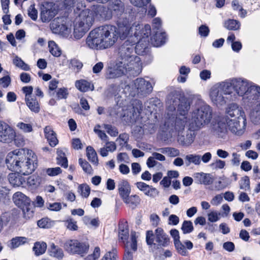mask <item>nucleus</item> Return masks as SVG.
<instances>
[{"label": "nucleus", "mask_w": 260, "mask_h": 260, "mask_svg": "<svg viewBox=\"0 0 260 260\" xmlns=\"http://www.w3.org/2000/svg\"><path fill=\"white\" fill-rule=\"evenodd\" d=\"M49 252L51 256L58 258H61L63 256V252L62 250L60 248L55 245L54 243H52L51 244L49 249Z\"/></svg>", "instance_id": "37"}, {"label": "nucleus", "mask_w": 260, "mask_h": 260, "mask_svg": "<svg viewBox=\"0 0 260 260\" xmlns=\"http://www.w3.org/2000/svg\"><path fill=\"white\" fill-rule=\"evenodd\" d=\"M52 3H58L61 7L70 9L71 7H75L74 11L76 13H79L83 10H85V5L81 0H51Z\"/></svg>", "instance_id": "19"}, {"label": "nucleus", "mask_w": 260, "mask_h": 260, "mask_svg": "<svg viewBox=\"0 0 260 260\" xmlns=\"http://www.w3.org/2000/svg\"><path fill=\"white\" fill-rule=\"evenodd\" d=\"M185 159L187 161V162H186L187 166H189L190 163H193L196 165H199L201 163V156L199 155H187Z\"/></svg>", "instance_id": "45"}, {"label": "nucleus", "mask_w": 260, "mask_h": 260, "mask_svg": "<svg viewBox=\"0 0 260 260\" xmlns=\"http://www.w3.org/2000/svg\"><path fill=\"white\" fill-rule=\"evenodd\" d=\"M134 86L138 93L147 95L152 91V86L150 82L143 78H138L134 81Z\"/></svg>", "instance_id": "18"}, {"label": "nucleus", "mask_w": 260, "mask_h": 260, "mask_svg": "<svg viewBox=\"0 0 260 260\" xmlns=\"http://www.w3.org/2000/svg\"><path fill=\"white\" fill-rule=\"evenodd\" d=\"M57 164L61 165L64 168L68 166V160L65 156V154L61 150L57 151Z\"/></svg>", "instance_id": "44"}, {"label": "nucleus", "mask_w": 260, "mask_h": 260, "mask_svg": "<svg viewBox=\"0 0 260 260\" xmlns=\"http://www.w3.org/2000/svg\"><path fill=\"white\" fill-rule=\"evenodd\" d=\"M228 121H230V122H225L226 127H228L229 130L232 133L239 135L240 134L239 121L236 120L235 119H230V117H228Z\"/></svg>", "instance_id": "30"}, {"label": "nucleus", "mask_w": 260, "mask_h": 260, "mask_svg": "<svg viewBox=\"0 0 260 260\" xmlns=\"http://www.w3.org/2000/svg\"><path fill=\"white\" fill-rule=\"evenodd\" d=\"M117 257L116 251L113 250L106 253L101 260H116Z\"/></svg>", "instance_id": "56"}, {"label": "nucleus", "mask_w": 260, "mask_h": 260, "mask_svg": "<svg viewBox=\"0 0 260 260\" xmlns=\"http://www.w3.org/2000/svg\"><path fill=\"white\" fill-rule=\"evenodd\" d=\"M79 163L85 172L89 174L91 173V167L88 162L83 160L82 158H80L79 159Z\"/></svg>", "instance_id": "55"}, {"label": "nucleus", "mask_w": 260, "mask_h": 260, "mask_svg": "<svg viewBox=\"0 0 260 260\" xmlns=\"http://www.w3.org/2000/svg\"><path fill=\"white\" fill-rule=\"evenodd\" d=\"M37 156L28 151L26 154L23 150H15L7 155L6 162L9 170L24 175L31 174L37 167Z\"/></svg>", "instance_id": "2"}, {"label": "nucleus", "mask_w": 260, "mask_h": 260, "mask_svg": "<svg viewBox=\"0 0 260 260\" xmlns=\"http://www.w3.org/2000/svg\"><path fill=\"white\" fill-rule=\"evenodd\" d=\"M97 12L102 18L107 20L110 19L113 16L108 5V7L104 6H99L98 8Z\"/></svg>", "instance_id": "34"}, {"label": "nucleus", "mask_w": 260, "mask_h": 260, "mask_svg": "<svg viewBox=\"0 0 260 260\" xmlns=\"http://www.w3.org/2000/svg\"><path fill=\"white\" fill-rule=\"evenodd\" d=\"M166 40L165 32L157 31L155 34L150 39L151 44L155 47H159L163 45Z\"/></svg>", "instance_id": "29"}, {"label": "nucleus", "mask_w": 260, "mask_h": 260, "mask_svg": "<svg viewBox=\"0 0 260 260\" xmlns=\"http://www.w3.org/2000/svg\"><path fill=\"white\" fill-rule=\"evenodd\" d=\"M220 215V213H218L216 211H212L208 214V220L212 222H216L219 219Z\"/></svg>", "instance_id": "59"}, {"label": "nucleus", "mask_w": 260, "mask_h": 260, "mask_svg": "<svg viewBox=\"0 0 260 260\" xmlns=\"http://www.w3.org/2000/svg\"><path fill=\"white\" fill-rule=\"evenodd\" d=\"M27 242V239L25 237H16L11 240V248L13 249L17 248Z\"/></svg>", "instance_id": "40"}, {"label": "nucleus", "mask_w": 260, "mask_h": 260, "mask_svg": "<svg viewBox=\"0 0 260 260\" xmlns=\"http://www.w3.org/2000/svg\"><path fill=\"white\" fill-rule=\"evenodd\" d=\"M50 28L54 34L67 35L70 32V29L66 25L63 19L61 18L54 19L50 24Z\"/></svg>", "instance_id": "17"}, {"label": "nucleus", "mask_w": 260, "mask_h": 260, "mask_svg": "<svg viewBox=\"0 0 260 260\" xmlns=\"http://www.w3.org/2000/svg\"><path fill=\"white\" fill-rule=\"evenodd\" d=\"M228 117H221L217 123L213 125L212 132L213 134L219 139H225L228 135V129L225 122L228 121Z\"/></svg>", "instance_id": "13"}, {"label": "nucleus", "mask_w": 260, "mask_h": 260, "mask_svg": "<svg viewBox=\"0 0 260 260\" xmlns=\"http://www.w3.org/2000/svg\"><path fill=\"white\" fill-rule=\"evenodd\" d=\"M50 4H47L45 6H43L41 8V18L43 22H49L57 14V10L55 8L52 6L51 4L56 3L57 6H61L59 5L58 3H52L51 0H50Z\"/></svg>", "instance_id": "15"}, {"label": "nucleus", "mask_w": 260, "mask_h": 260, "mask_svg": "<svg viewBox=\"0 0 260 260\" xmlns=\"http://www.w3.org/2000/svg\"><path fill=\"white\" fill-rule=\"evenodd\" d=\"M16 126L24 133H30L32 131V124L30 123L20 122L17 124Z\"/></svg>", "instance_id": "50"}, {"label": "nucleus", "mask_w": 260, "mask_h": 260, "mask_svg": "<svg viewBox=\"0 0 260 260\" xmlns=\"http://www.w3.org/2000/svg\"><path fill=\"white\" fill-rule=\"evenodd\" d=\"M13 63L17 67L21 68L24 71H29L30 68L28 64L25 63L20 57L16 56L13 60Z\"/></svg>", "instance_id": "46"}, {"label": "nucleus", "mask_w": 260, "mask_h": 260, "mask_svg": "<svg viewBox=\"0 0 260 260\" xmlns=\"http://www.w3.org/2000/svg\"><path fill=\"white\" fill-rule=\"evenodd\" d=\"M13 200L15 204L18 206H21L22 204H27L30 201L29 198L21 192L15 193Z\"/></svg>", "instance_id": "32"}, {"label": "nucleus", "mask_w": 260, "mask_h": 260, "mask_svg": "<svg viewBox=\"0 0 260 260\" xmlns=\"http://www.w3.org/2000/svg\"><path fill=\"white\" fill-rule=\"evenodd\" d=\"M126 40L119 47L118 60L121 61L124 65L132 67L137 73H141L142 70V62L140 58L135 53V49L140 51L142 48L137 49L135 45H137L138 38L134 39L133 35L128 37ZM136 73V72H135Z\"/></svg>", "instance_id": "3"}, {"label": "nucleus", "mask_w": 260, "mask_h": 260, "mask_svg": "<svg viewBox=\"0 0 260 260\" xmlns=\"http://www.w3.org/2000/svg\"><path fill=\"white\" fill-rule=\"evenodd\" d=\"M226 115L223 117H231L236 120L242 119L245 121V114L241 107L236 104H230L226 109Z\"/></svg>", "instance_id": "20"}, {"label": "nucleus", "mask_w": 260, "mask_h": 260, "mask_svg": "<svg viewBox=\"0 0 260 260\" xmlns=\"http://www.w3.org/2000/svg\"><path fill=\"white\" fill-rule=\"evenodd\" d=\"M100 256V249L99 247H95L93 253L89 255L84 260H96Z\"/></svg>", "instance_id": "57"}, {"label": "nucleus", "mask_w": 260, "mask_h": 260, "mask_svg": "<svg viewBox=\"0 0 260 260\" xmlns=\"http://www.w3.org/2000/svg\"><path fill=\"white\" fill-rule=\"evenodd\" d=\"M155 241L159 246L165 247L169 245L170 239L162 229L157 228L155 230Z\"/></svg>", "instance_id": "23"}, {"label": "nucleus", "mask_w": 260, "mask_h": 260, "mask_svg": "<svg viewBox=\"0 0 260 260\" xmlns=\"http://www.w3.org/2000/svg\"><path fill=\"white\" fill-rule=\"evenodd\" d=\"M63 247L65 250L70 254H77L83 256L84 254L87 253L89 246L85 243L73 239L66 241Z\"/></svg>", "instance_id": "10"}, {"label": "nucleus", "mask_w": 260, "mask_h": 260, "mask_svg": "<svg viewBox=\"0 0 260 260\" xmlns=\"http://www.w3.org/2000/svg\"><path fill=\"white\" fill-rule=\"evenodd\" d=\"M212 118V111L209 106L203 104L191 113L189 127L194 131H198L208 124Z\"/></svg>", "instance_id": "4"}, {"label": "nucleus", "mask_w": 260, "mask_h": 260, "mask_svg": "<svg viewBox=\"0 0 260 260\" xmlns=\"http://www.w3.org/2000/svg\"><path fill=\"white\" fill-rule=\"evenodd\" d=\"M187 121L188 118L186 116L177 114L175 123V129L178 131L183 129Z\"/></svg>", "instance_id": "33"}, {"label": "nucleus", "mask_w": 260, "mask_h": 260, "mask_svg": "<svg viewBox=\"0 0 260 260\" xmlns=\"http://www.w3.org/2000/svg\"><path fill=\"white\" fill-rule=\"evenodd\" d=\"M232 90L231 84L229 82H222L213 86L210 91V99L217 106L224 105L228 100H230Z\"/></svg>", "instance_id": "6"}, {"label": "nucleus", "mask_w": 260, "mask_h": 260, "mask_svg": "<svg viewBox=\"0 0 260 260\" xmlns=\"http://www.w3.org/2000/svg\"><path fill=\"white\" fill-rule=\"evenodd\" d=\"M68 95V90L64 87L59 88L56 93V95L58 99H66Z\"/></svg>", "instance_id": "63"}, {"label": "nucleus", "mask_w": 260, "mask_h": 260, "mask_svg": "<svg viewBox=\"0 0 260 260\" xmlns=\"http://www.w3.org/2000/svg\"><path fill=\"white\" fill-rule=\"evenodd\" d=\"M167 104L168 109L173 111L178 106L177 114L186 116L190 109V103L189 100L181 97L176 92H172L167 96Z\"/></svg>", "instance_id": "7"}, {"label": "nucleus", "mask_w": 260, "mask_h": 260, "mask_svg": "<svg viewBox=\"0 0 260 260\" xmlns=\"http://www.w3.org/2000/svg\"><path fill=\"white\" fill-rule=\"evenodd\" d=\"M194 131L190 129L189 127L188 131H187L185 135H179L178 140L179 143L183 145L187 146L190 145L194 139Z\"/></svg>", "instance_id": "25"}, {"label": "nucleus", "mask_w": 260, "mask_h": 260, "mask_svg": "<svg viewBox=\"0 0 260 260\" xmlns=\"http://www.w3.org/2000/svg\"><path fill=\"white\" fill-rule=\"evenodd\" d=\"M175 247L178 252L182 255L185 256L187 254L188 252L186 249L185 246L180 241H177L174 243Z\"/></svg>", "instance_id": "51"}, {"label": "nucleus", "mask_w": 260, "mask_h": 260, "mask_svg": "<svg viewBox=\"0 0 260 260\" xmlns=\"http://www.w3.org/2000/svg\"><path fill=\"white\" fill-rule=\"evenodd\" d=\"M140 28H141V27ZM137 32L139 33L137 37L138 41H137L136 48L137 49H139L140 47H141L143 50H145L147 48L150 42L149 36L151 34V27L148 24L145 25L142 29H141V28L138 29ZM133 37L134 40L136 39V38H135V36L134 34Z\"/></svg>", "instance_id": "11"}, {"label": "nucleus", "mask_w": 260, "mask_h": 260, "mask_svg": "<svg viewBox=\"0 0 260 260\" xmlns=\"http://www.w3.org/2000/svg\"><path fill=\"white\" fill-rule=\"evenodd\" d=\"M94 20L92 11L83 10L76 16L74 21V36L77 39L82 38L92 25Z\"/></svg>", "instance_id": "5"}, {"label": "nucleus", "mask_w": 260, "mask_h": 260, "mask_svg": "<svg viewBox=\"0 0 260 260\" xmlns=\"http://www.w3.org/2000/svg\"><path fill=\"white\" fill-rule=\"evenodd\" d=\"M118 189L119 195L122 200L129 195L131 191V187L129 183L126 180H121L118 184Z\"/></svg>", "instance_id": "24"}, {"label": "nucleus", "mask_w": 260, "mask_h": 260, "mask_svg": "<svg viewBox=\"0 0 260 260\" xmlns=\"http://www.w3.org/2000/svg\"><path fill=\"white\" fill-rule=\"evenodd\" d=\"M193 177L196 182L198 184L210 185L213 182V179L209 174L196 173L194 174Z\"/></svg>", "instance_id": "26"}, {"label": "nucleus", "mask_w": 260, "mask_h": 260, "mask_svg": "<svg viewBox=\"0 0 260 260\" xmlns=\"http://www.w3.org/2000/svg\"><path fill=\"white\" fill-rule=\"evenodd\" d=\"M15 137V131L7 123L0 121V142L9 143Z\"/></svg>", "instance_id": "14"}, {"label": "nucleus", "mask_w": 260, "mask_h": 260, "mask_svg": "<svg viewBox=\"0 0 260 260\" xmlns=\"http://www.w3.org/2000/svg\"><path fill=\"white\" fill-rule=\"evenodd\" d=\"M132 18L129 15L123 13L120 16L117 21V24L118 27V32L120 39L123 40L132 35L133 32L134 31L135 38H137L139 35L137 32L140 29L141 25L139 24H133L131 25Z\"/></svg>", "instance_id": "8"}, {"label": "nucleus", "mask_w": 260, "mask_h": 260, "mask_svg": "<svg viewBox=\"0 0 260 260\" xmlns=\"http://www.w3.org/2000/svg\"><path fill=\"white\" fill-rule=\"evenodd\" d=\"M67 228L71 231H76L78 229L77 222L73 219H69L66 221Z\"/></svg>", "instance_id": "60"}, {"label": "nucleus", "mask_w": 260, "mask_h": 260, "mask_svg": "<svg viewBox=\"0 0 260 260\" xmlns=\"http://www.w3.org/2000/svg\"><path fill=\"white\" fill-rule=\"evenodd\" d=\"M78 189L79 191L80 192V194L82 197L87 198L89 195L90 188L87 184H83L80 185Z\"/></svg>", "instance_id": "52"}, {"label": "nucleus", "mask_w": 260, "mask_h": 260, "mask_svg": "<svg viewBox=\"0 0 260 260\" xmlns=\"http://www.w3.org/2000/svg\"><path fill=\"white\" fill-rule=\"evenodd\" d=\"M240 189L248 190L250 189V181L248 177L245 176L240 183Z\"/></svg>", "instance_id": "62"}, {"label": "nucleus", "mask_w": 260, "mask_h": 260, "mask_svg": "<svg viewBox=\"0 0 260 260\" xmlns=\"http://www.w3.org/2000/svg\"><path fill=\"white\" fill-rule=\"evenodd\" d=\"M26 105L29 109L35 113H38L40 111V106L36 98H31L26 100Z\"/></svg>", "instance_id": "41"}, {"label": "nucleus", "mask_w": 260, "mask_h": 260, "mask_svg": "<svg viewBox=\"0 0 260 260\" xmlns=\"http://www.w3.org/2000/svg\"><path fill=\"white\" fill-rule=\"evenodd\" d=\"M47 248V244L45 242H36L33 247L36 255H40L45 253Z\"/></svg>", "instance_id": "42"}, {"label": "nucleus", "mask_w": 260, "mask_h": 260, "mask_svg": "<svg viewBox=\"0 0 260 260\" xmlns=\"http://www.w3.org/2000/svg\"><path fill=\"white\" fill-rule=\"evenodd\" d=\"M140 199L139 197L137 195H132L129 196H128L126 198V199L123 200V201L127 204H131L135 206H137L140 203Z\"/></svg>", "instance_id": "47"}, {"label": "nucleus", "mask_w": 260, "mask_h": 260, "mask_svg": "<svg viewBox=\"0 0 260 260\" xmlns=\"http://www.w3.org/2000/svg\"><path fill=\"white\" fill-rule=\"evenodd\" d=\"M245 103L249 106L257 103L260 100V86L252 84L247 90V92L243 97Z\"/></svg>", "instance_id": "12"}, {"label": "nucleus", "mask_w": 260, "mask_h": 260, "mask_svg": "<svg viewBox=\"0 0 260 260\" xmlns=\"http://www.w3.org/2000/svg\"><path fill=\"white\" fill-rule=\"evenodd\" d=\"M252 109L250 113L251 121L255 124L260 123V100L254 105L251 106Z\"/></svg>", "instance_id": "28"}, {"label": "nucleus", "mask_w": 260, "mask_h": 260, "mask_svg": "<svg viewBox=\"0 0 260 260\" xmlns=\"http://www.w3.org/2000/svg\"><path fill=\"white\" fill-rule=\"evenodd\" d=\"M38 225L41 228L47 229L51 226L49 219L47 218H42L38 221Z\"/></svg>", "instance_id": "61"}, {"label": "nucleus", "mask_w": 260, "mask_h": 260, "mask_svg": "<svg viewBox=\"0 0 260 260\" xmlns=\"http://www.w3.org/2000/svg\"><path fill=\"white\" fill-rule=\"evenodd\" d=\"M230 84H231L232 89L234 88L239 95L243 97L247 92V90L249 87L250 85H252L247 80L241 78L233 80Z\"/></svg>", "instance_id": "16"}, {"label": "nucleus", "mask_w": 260, "mask_h": 260, "mask_svg": "<svg viewBox=\"0 0 260 260\" xmlns=\"http://www.w3.org/2000/svg\"><path fill=\"white\" fill-rule=\"evenodd\" d=\"M47 174L50 176H54L61 173V170L59 167L49 168L46 170Z\"/></svg>", "instance_id": "64"}, {"label": "nucleus", "mask_w": 260, "mask_h": 260, "mask_svg": "<svg viewBox=\"0 0 260 260\" xmlns=\"http://www.w3.org/2000/svg\"><path fill=\"white\" fill-rule=\"evenodd\" d=\"M119 238L124 243L127 242L129 236L128 226L124 223H121L119 226Z\"/></svg>", "instance_id": "36"}, {"label": "nucleus", "mask_w": 260, "mask_h": 260, "mask_svg": "<svg viewBox=\"0 0 260 260\" xmlns=\"http://www.w3.org/2000/svg\"><path fill=\"white\" fill-rule=\"evenodd\" d=\"M9 181L13 186H19L24 182V179L19 174L11 173L9 175Z\"/></svg>", "instance_id": "35"}, {"label": "nucleus", "mask_w": 260, "mask_h": 260, "mask_svg": "<svg viewBox=\"0 0 260 260\" xmlns=\"http://www.w3.org/2000/svg\"><path fill=\"white\" fill-rule=\"evenodd\" d=\"M136 184L139 189L143 191L145 195L148 197L154 198L158 193L156 188L150 186L144 182H139L136 183Z\"/></svg>", "instance_id": "22"}, {"label": "nucleus", "mask_w": 260, "mask_h": 260, "mask_svg": "<svg viewBox=\"0 0 260 260\" xmlns=\"http://www.w3.org/2000/svg\"><path fill=\"white\" fill-rule=\"evenodd\" d=\"M103 127L111 136L116 137L118 135V131L115 127L107 124H104Z\"/></svg>", "instance_id": "53"}, {"label": "nucleus", "mask_w": 260, "mask_h": 260, "mask_svg": "<svg viewBox=\"0 0 260 260\" xmlns=\"http://www.w3.org/2000/svg\"><path fill=\"white\" fill-rule=\"evenodd\" d=\"M28 15L34 20L38 18V11L35 9L34 5H30L28 9Z\"/></svg>", "instance_id": "58"}, {"label": "nucleus", "mask_w": 260, "mask_h": 260, "mask_svg": "<svg viewBox=\"0 0 260 260\" xmlns=\"http://www.w3.org/2000/svg\"><path fill=\"white\" fill-rule=\"evenodd\" d=\"M108 5L113 16L118 17L124 12L125 6L121 0H111Z\"/></svg>", "instance_id": "21"}, {"label": "nucleus", "mask_w": 260, "mask_h": 260, "mask_svg": "<svg viewBox=\"0 0 260 260\" xmlns=\"http://www.w3.org/2000/svg\"><path fill=\"white\" fill-rule=\"evenodd\" d=\"M50 52L54 56L58 57L61 55V51L57 45L52 41L48 42Z\"/></svg>", "instance_id": "43"}, {"label": "nucleus", "mask_w": 260, "mask_h": 260, "mask_svg": "<svg viewBox=\"0 0 260 260\" xmlns=\"http://www.w3.org/2000/svg\"><path fill=\"white\" fill-rule=\"evenodd\" d=\"M44 133L46 138L47 139L50 145L52 147L55 146L58 142L56 134L50 126H47L44 128Z\"/></svg>", "instance_id": "27"}, {"label": "nucleus", "mask_w": 260, "mask_h": 260, "mask_svg": "<svg viewBox=\"0 0 260 260\" xmlns=\"http://www.w3.org/2000/svg\"><path fill=\"white\" fill-rule=\"evenodd\" d=\"M181 230L184 234L191 233L193 230V226L191 221H184L182 225Z\"/></svg>", "instance_id": "49"}, {"label": "nucleus", "mask_w": 260, "mask_h": 260, "mask_svg": "<svg viewBox=\"0 0 260 260\" xmlns=\"http://www.w3.org/2000/svg\"><path fill=\"white\" fill-rule=\"evenodd\" d=\"M156 150L162 154H167L170 157H175L179 155V151L174 148L165 147L157 148Z\"/></svg>", "instance_id": "38"}, {"label": "nucleus", "mask_w": 260, "mask_h": 260, "mask_svg": "<svg viewBox=\"0 0 260 260\" xmlns=\"http://www.w3.org/2000/svg\"><path fill=\"white\" fill-rule=\"evenodd\" d=\"M58 81L56 79L52 80L49 82L48 94L50 96H53L55 93L54 90L57 88Z\"/></svg>", "instance_id": "54"}, {"label": "nucleus", "mask_w": 260, "mask_h": 260, "mask_svg": "<svg viewBox=\"0 0 260 260\" xmlns=\"http://www.w3.org/2000/svg\"><path fill=\"white\" fill-rule=\"evenodd\" d=\"M119 36L117 28L106 25L91 30L86 39V44L92 49H104L112 46Z\"/></svg>", "instance_id": "1"}, {"label": "nucleus", "mask_w": 260, "mask_h": 260, "mask_svg": "<svg viewBox=\"0 0 260 260\" xmlns=\"http://www.w3.org/2000/svg\"><path fill=\"white\" fill-rule=\"evenodd\" d=\"M135 72L132 67L124 65V63L117 59L114 64L106 68L105 77L107 79H110L117 78L128 74L133 76H137L140 74V73H136Z\"/></svg>", "instance_id": "9"}, {"label": "nucleus", "mask_w": 260, "mask_h": 260, "mask_svg": "<svg viewBox=\"0 0 260 260\" xmlns=\"http://www.w3.org/2000/svg\"><path fill=\"white\" fill-rule=\"evenodd\" d=\"M240 22L234 19H228L224 22V27L231 30H238L240 27Z\"/></svg>", "instance_id": "39"}, {"label": "nucleus", "mask_w": 260, "mask_h": 260, "mask_svg": "<svg viewBox=\"0 0 260 260\" xmlns=\"http://www.w3.org/2000/svg\"><path fill=\"white\" fill-rule=\"evenodd\" d=\"M75 86L78 89L82 92H86L89 90H93L94 89L93 85H91L90 82L85 80L77 81Z\"/></svg>", "instance_id": "31"}, {"label": "nucleus", "mask_w": 260, "mask_h": 260, "mask_svg": "<svg viewBox=\"0 0 260 260\" xmlns=\"http://www.w3.org/2000/svg\"><path fill=\"white\" fill-rule=\"evenodd\" d=\"M87 156L88 159L93 163L98 162V157L96 152L91 146H88L86 148Z\"/></svg>", "instance_id": "48"}]
</instances>
